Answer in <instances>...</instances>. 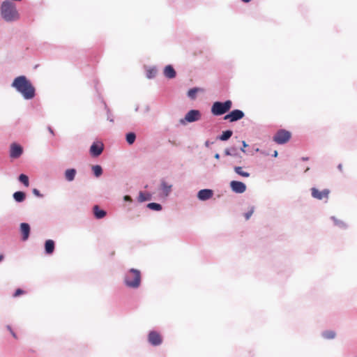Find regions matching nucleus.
Wrapping results in <instances>:
<instances>
[{
  "label": "nucleus",
  "mask_w": 357,
  "mask_h": 357,
  "mask_svg": "<svg viewBox=\"0 0 357 357\" xmlns=\"http://www.w3.org/2000/svg\"><path fill=\"white\" fill-rule=\"evenodd\" d=\"M254 213V208L252 207L249 211H248L247 213H245L244 214V216H245V218L246 220H249L250 218L252 216V215Z\"/></svg>",
  "instance_id": "nucleus-32"
},
{
  "label": "nucleus",
  "mask_w": 357,
  "mask_h": 357,
  "mask_svg": "<svg viewBox=\"0 0 357 357\" xmlns=\"http://www.w3.org/2000/svg\"><path fill=\"white\" fill-rule=\"evenodd\" d=\"M13 197L16 202H21L25 199V194L23 192L18 191L13 194Z\"/></svg>",
  "instance_id": "nucleus-21"
},
{
  "label": "nucleus",
  "mask_w": 357,
  "mask_h": 357,
  "mask_svg": "<svg viewBox=\"0 0 357 357\" xmlns=\"http://www.w3.org/2000/svg\"><path fill=\"white\" fill-rule=\"evenodd\" d=\"M148 340L153 346H158L162 342L160 334L156 331H151L148 335Z\"/></svg>",
  "instance_id": "nucleus-9"
},
{
  "label": "nucleus",
  "mask_w": 357,
  "mask_h": 357,
  "mask_svg": "<svg viewBox=\"0 0 357 357\" xmlns=\"http://www.w3.org/2000/svg\"><path fill=\"white\" fill-rule=\"evenodd\" d=\"M24 294V291H23V290H22V289H17L15 291V294H13V296H14V297H17V296H21V295H22V294Z\"/></svg>",
  "instance_id": "nucleus-33"
},
{
  "label": "nucleus",
  "mask_w": 357,
  "mask_h": 357,
  "mask_svg": "<svg viewBox=\"0 0 357 357\" xmlns=\"http://www.w3.org/2000/svg\"><path fill=\"white\" fill-rule=\"evenodd\" d=\"M161 190L163 192V194L165 195V196H167L170 192H171V190H172V185H169L167 183H166L165 181H162V183H161Z\"/></svg>",
  "instance_id": "nucleus-19"
},
{
  "label": "nucleus",
  "mask_w": 357,
  "mask_h": 357,
  "mask_svg": "<svg viewBox=\"0 0 357 357\" xmlns=\"http://www.w3.org/2000/svg\"><path fill=\"white\" fill-rule=\"evenodd\" d=\"M164 75L167 78L172 79L176 77V71L171 65L165 66L164 69Z\"/></svg>",
  "instance_id": "nucleus-15"
},
{
  "label": "nucleus",
  "mask_w": 357,
  "mask_h": 357,
  "mask_svg": "<svg viewBox=\"0 0 357 357\" xmlns=\"http://www.w3.org/2000/svg\"><path fill=\"white\" fill-rule=\"evenodd\" d=\"M136 139V135L134 132H129L126 135V141L129 144H132Z\"/></svg>",
  "instance_id": "nucleus-24"
},
{
  "label": "nucleus",
  "mask_w": 357,
  "mask_h": 357,
  "mask_svg": "<svg viewBox=\"0 0 357 357\" xmlns=\"http://www.w3.org/2000/svg\"><path fill=\"white\" fill-rule=\"evenodd\" d=\"M93 210L95 217L98 219L102 218L106 215V212L104 210L100 209L97 205L93 206Z\"/></svg>",
  "instance_id": "nucleus-17"
},
{
  "label": "nucleus",
  "mask_w": 357,
  "mask_h": 357,
  "mask_svg": "<svg viewBox=\"0 0 357 357\" xmlns=\"http://www.w3.org/2000/svg\"><path fill=\"white\" fill-rule=\"evenodd\" d=\"M322 335L326 339H333L335 337V333L333 331H326L323 333Z\"/></svg>",
  "instance_id": "nucleus-27"
},
{
  "label": "nucleus",
  "mask_w": 357,
  "mask_h": 357,
  "mask_svg": "<svg viewBox=\"0 0 357 357\" xmlns=\"http://www.w3.org/2000/svg\"><path fill=\"white\" fill-rule=\"evenodd\" d=\"M45 252L47 255H51L54 250V242L52 240H47L45 243Z\"/></svg>",
  "instance_id": "nucleus-16"
},
{
  "label": "nucleus",
  "mask_w": 357,
  "mask_h": 357,
  "mask_svg": "<svg viewBox=\"0 0 357 357\" xmlns=\"http://www.w3.org/2000/svg\"><path fill=\"white\" fill-rule=\"evenodd\" d=\"M49 130H50V132L52 134H53V135H54L53 130H52V128H49Z\"/></svg>",
  "instance_id": "nucleus-43"
},
{
  "label": "nucleus",
  "mask_w": 357,
  "mask_h": 357,
  "mask_svg": "<svg viewBox=\"0 0 357 357\" xmlns=\"http://www.w3.org/2000/svg\"><path fill=\"white\" fill-rule=\"evenodd\" d=\"M33 193L36 195L37 197H42V195L40 193L39 190L37 189L33 190Z\"/></svg>",
  "instance_id": "nucleus-34"
},
{
  "label": "nucleus",
  "mask_w": 357,
  "mask_h": 357,
  "mask_svg": "<svg viewBox=\"0 0 357 357\" xmlns=\"http://www.w3.org/2000/svg\"><path fill=\"white\" fill-rule=\"evenodd\" d=\"M157 73V70L155 68H150L146 72V77L149 79H151L155 76Z\"/></svg>",
  "instance_id": "nucleus-30"
},
{
  "label": "nucleus",
  "mask_w": 357,
  "mask_h": 357,
  "mask_svg": "<svg viewBox=\"0 0 357 357\" xmlns=\"http://www.w3.org/2000/svg\"><path fill=\"white\" fill-rule=\"evenodd\" d=\"M213 192L212 190L204 189L198 192L197 197L199 199L205 201L212 197Z\"/></svg>",
  "instance_id": "nucleus-13"
},
{
  "label": "nucleus",
  "mask_w": 357,
  "mask_h": 357,
  "mask_svg": "<svg viewBox=\"0 0 357 357\" xmlns=\"http://www.w3.org/2000/svg\"><path fill=\"white\" fill-rule=\"evenodd\" d=\"M147 207L154 211H160L162 209L161 205L157 203H149L148 204Z\"/></svg>",
  "instance_id": "nucleus-29"
},
{
  "label": "nucleus",
  "mask_w": 357,
  "mask_h": 357,
  "mask_svg": "<svg viewBox=\"0 0 357 357\" xmlns=\"http://www.w3.org/2000/svg\"><path fill=\"white\" fill-rule=\"evenodd\" d=\"M104 145L101 142L93 143L90 148V153L93 157L100 155L103 151Z\"/></svg>",
  "instance_id": "nucleus-10"
},
{
  "label": "nucleus",
  "mask_w": 357,
  "mask_h": 357,
  "mask_svg": "<svg viewBox=\"0 0 357 357\" xmlns=\"http://www.w3.org/2000/svg\"><path fill=\"white\" fill-rule=\"evenodd\" d=\"M338 169H339L340 171H341V172L342 171V164H340L338 165Z\"/></svg>",
  "instance_id": "nucleus-38"
},
{
  "label": "nucleus",
  "mask_w": 357,
  "mask_h": 357,
  "mask_svg": "<svg viewBox=\"0 0 357 357\" xmlns=\"http://www.w3.org/2000/svg\"><path fill=\"white\" fill-rule=\"evenodd\" d=\"M242 144H243V148L241 149V151L243 152H245V150H244V148L247 147L248 146V144H246V142L245 141H243L242 142Z\"/></svg>",
  "instance_id": "nucleus-36"
},
{
  "label": "nucleus",
  "mask_w": 357,
  "mask_h": 357,
  "mask_svg": "<svg viewBox=\"0 0 357 357\" xmlns=\"http://www.w3.org/2000/svg\"><path fill=\"white\" fill-rule=\"evenodd\" d=\"M234 172L237 174H238L241 176H243V177H249L250 176V173L244 171L243 167H234Z\"/></svg>",
  "instance_id": "nucleus-20"
},
{
  "label": "nucleus",
  "mask_w": 357,
  "mask_h": 357,
  "mask_svg": "<svg viewBox=\"0 0 357 357\" xmlns=\"http://www.w3.org/2000/svg\"><path fill=\"white\" fill-rule=\"evenodd\" d=\"M199 90L200 89L198 88H192V89H190L188 92V97L190 98L191 99H195L196 98L197 93Z\"/></svg>",
  "instance_id": "nucleus-28"
},
{
  "label": "nucleus",
  "mask_w": 357,
  "mask_h": 357,
  "mask_svg": "<svg viewBox=\"0 0 357 357\" xmlns=\"http://www.w3.org/2000/svg\"><path fill=\"white\" fill-rule=\"evenodd\" d=\"M94 175L96 177L100 176L102 173V167L100 165H94L92 167Z\"/></svg>",
  "instance_id": "nucleus-25"
},
{
  "label": "nucleus",
  "mask_w": 357,
  "mask_h": 357,
  "mask_svg": "<svg viewBox=\"0 0 357 357\" xmlns=\"http://www.w3.org/2000/svg\"><path fill=\"white\" fill-rule=\"evenodd\" d=\"M244 116V113L239 109H234L229 114L225 116V120H229L230 122H234L241 119Z\"/></svg>",
  "instance_id": "nucleus-8"
},
{
  "label": "nucleus",
  "mask_w": 357,
  "mask_h": 357,
  "mask_svg": "<svg viewBox=\"0 0 357 357\" xmlns=\"http://www.w3.org/2000/svg\"><path fill=\"white\" fill-rule=\"evenodd\" d=\"M232 102L229 100L222 102H215L211 107V112L213 115L220 116L227 113L231 108Z\"/></svg>",
  "instance_id": "nucleus-4"
},
{
  "label": "nucleus",
  "mask_w": 357,
  "mask_h": 357,
  "mask_svg": "<svg viewBox=\"0 0 357 357\" xmlns=\"http://www.w3.org/2000/svg\"><path fill=\"white\" fill-rule=\"evenodd\" d=\"M19 181L21 183H22L26 187H28L29 185V178L25 174H20L19 176Z\"/></svg>",
  "instance_id": "nucleus-26"
},
{
  "label": "nucleus",
  "mask_w": 357,
  "mask_h": 357,
  "mask_svg": "<svg viewBox=\"0 0 357 357\" xmlns=\"http://www.w3.org/2000/svg\"><path fill=\"white\" fill-rule=\"evenodd\" d=\"M124 200H125V201L131 202V201H132V199H131V197H130V196H128V195H126V196L124 197Z\"/></svg>",
  "instance_id": "nucleus-37"
},
{
  "label": "nucleus",
  "mask_w": 357,
  "mask_h": 357,
  "mask_svg": "<svg viewBox=\"0 0 357 357\" xmlns=\"http://www.w3.org/2000/svg\"><path fill=\"white\" fill-rule=\"evenodd\" d=\"M236 151L235 148L231 149H226L225 150V155H233L234 153Z\"/></svg>",
  "instance_id": "nucleus-31"
},
{
  "label": "nucleus",
  "mask_w": 357,
  "mask_h": 357,
  "mask_svg": "<svg viewBox=\"0 0 357 357\" xmlns=\"http://www.w3.org/2000/svg\"><path fill=\"white\" fill-rule=\"evenodd\" d=\"M215 158H216V159H219V158H220V155H219V153H215Z\"/></svg>",
  "instance_id": "nucleus-39"
},
{
  "label": "nucleus",
  "mask_w": 357,
  "mask_h": 357,
  "mask_svg": "<svg viewBox=\"0 0 357 357\" xmlns=\"http://www.w3.org/2000/svg\"><path fill=\"white\" fill-rule=\"evenodd\" d=\"M8 329L10 331V333L12 334V335L15 337V338H17V335L16 334L12 331L11 328L8 326H7Z\"/></svg>",
  "instance_id": "nucleus-35"
},
{
  "label": "nucleus",
  "mask_w": 357,
  "mask_h": 357,
  "mask_svg": "<svg viewBox=\"0 0 357 357\" xmlns=\"http://www.w3.org/2000/svg\"><path fill=\"white\" fill-rule=\"evenodd\" d=\"M201 119V113L199 110L191 109L185 116L184 119H180V123L184 125L187 122L192 123Z\"/></svg>",
  "instance_id": "nucleus-6"
},
{
  "label": "nucleus",
  "mask_w": 357,
  "mask_h": 357,
  "mask_svg": "<svg viewBox=\"0 0 357 357\" xmlns=\"http://www.w3.org/2000/svg\"><path fill=\"white\" fill-rule=\"evenodd\" d=\"M20 232L22 234V238L23 241H26L29 238L30 234V226L28 223L20 224Z\"/></svg>",
  "instance_id": "nucleus-14"
},
{
  "label": "nucleus",
  "mask_w": 357,
  "mask_h": 357,
  "mask_svg": "<svg viewBox=\"0 0 357 357\" xmlns=\"http://www.w3.org/2000/svg\"><path fill=\"white\" fill-rule=\"evenodd\" d=\"M312 196L313 198L319 199V200H328V196L330 194V190L328 189H324L323 190H319L316 188H312L311 189Z\"/></svg>",
  "instance_id": "nucleus-7"
},
{
  "label": "nucleus",
  "mask_w": 357,
  "mask_h": 357,
  "mask_svg": "<svg viewBox=\"0 0 357 357\" xmlns=\"http://www.w3.org/2000/svg\"><path fill=\"white\" fill-rule=\"evenodd\" d=\"M76 174V170L75 169H68L65 172V177L68 181L74 180Z\"/></svg>",
  "instance_id": "nucleus-18"
},
{
  "label": "nucleus",
  "mask_w": 357,
  "mask_h": 357,
  "mask_svg": "<svg viewBox=\"0 0 357 357\" xmlns=\"http://www.w3.org/2000/svg\"><path fill=\"white\" fill-rule=\"evenodd\" d=\"M12 86L20 92L25 99H32L35 96V88L24 75L17 77L13 80Z\"/></svg>",
  "instance_id": "nucleus-1"
},
{
  "label": "nucleus",
  "mask_w": 357,
  "mask_h": 357,
  "mask_svg": "<svg viewBox=\"0 0 357 357\" xmlns=\"http://www.w3.org/2000/svg\"><path fill=\"white\" fill-rule=\"evenodd\" d=\"M2 17L7 22L16 21L20 19V14L15 4L10 1H4L1 6Z\"/></svg>",
  "instance_id": "nucleus-2"
},
{
  "label": "nucleus",
  "mask_w": 357,
  "mask_h": 357,
  "mask_svg": "<svg viewBox=\"0 0 357 357\" xmlns=\"http://www.w3.org/2000/svg\"><path fill=\"white\" fill-rule=\"evenodd\" d=\"M232 133L233 132L231 130L224 131V132H222V134L218 138L221 141H226L231 137Z\"/></svg>",
  "instance_id": "nucleus-22"
},
{
  "label": "nucleus",
  "mask_w": 357,
  "mask_h": 357,
  "mask_svg": "<svg viewBox=\"0 0 357 357\" xmlns=\"http://www.w3.org/2000/svg\"><path fill=\"white\" fill-rule=\"evenodd\" d=\"M291 137L290 132L285 130H280L273 136V141L278 144H283L288 142Z\"/></svg>",
  "instance_id": "nucleus-5"
},
{
  "label": "nucleus",
  "mask_w": 357,
  "mask_h": 357,
  "mask_svg": "<svg viewBox=\"0 0 357 357\" xmlns=\"http://www.w3.org/2000/svg\"><path fill=\"white\" fill-rule=\"evenodd\" d=\"M242 1L245 2V3H248L250 2L251 0H241Z\"/></svg>",
  "instance_id": "nucleus-42"
},
{
  "label": "nucleus",
  "mask_w": 357,
  "mask_h": 357,
  "mask_svg": "<svg viewBox=\"0 0 357 357\" xmlns=\"http://www.w3.org/2000/svg\"><path fill=\"white\" fill-rule=\"evenodd\" d=\"M3 255H0V262L3 260Z\"/></svg>",
  "instance_id": "nucleus-41"
},
{
  "label": "nucleus",
  "mask_w": 357,
  "mask_h": 357,
  "mask_svg": "<svg viewBox=\"0 0 357 357\" xmlns=\"http://www.w3.org/2000/svg\"><path fill=\"white\" fill-rule=\"evenodd\" d=\"M22 153V148L17 144H12L10 146V155L11 158H17Z\"/></svg>",
  "instance_id": "nucleus-12"
},
{
  "label": "nucleus",
  "mask_w": 357,
  "mask_h": 357,
  "mask_svg": "<svg viewBox=\"0 0 357 357\" xmlns=\"http://www.w3.org/2000/svg\"><path fill=\"white\" fill-rule=\"evenodd\" d=\"M125 284L130 288L136 289L141 284V272L135 268H130L124 279Z\"/></svg>",
  "instance_id": "nucleus-3"
},
{
  "label": "nucleus",
  "mask_w": 357,
  "mask_h": 357,
  "mask_svg": "<svg viewBox=\"0 0 357 357\" xmlns=\"http://www.w3.org/2000/svg\"><path fill=\"white\" fill-rule=\"evenodd\" d=\"M273 156L274 157H277L278 156V151H274Z\"/></svg>",
  "instance_id": "nucleus-40"
},
{
  "label": "nucleus",
  "mask_w": 357,
  "mask_h": 357,
  "mask_svg": "<svg viewBox=\"0 0 357 357\" xmlns=\"http://www.w3.org/2000/svg\"><path fill=\"white\" fill-rule=\"evenodd\" d=\"M151 199V195L148 193L140 192L138 197V201L140 202Z\"/></svg>",
  "instance_id": "nucleus-23"
},
{
  "label": "nucleus",
  "mask_w": 357,
  "mask_h": 357,
  "mask_svg": "<svg viewBox=\"0 0 357 357\" xmlns=\"http://www.w3.org/2000/svg\"><path fill=\"white\" fill-rule=\"evenodd\" d=\"M230 187L236 193H243L246 190V185L241 181H232Z\"/></svg>",
  "instance_id": "nucleus-11"
}]
</instances>
